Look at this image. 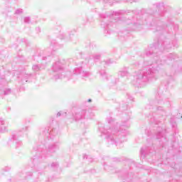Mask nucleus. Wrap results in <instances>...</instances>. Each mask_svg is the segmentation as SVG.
Listing matches in <instances>:
<instances>
[{
	"mask_svg": "<svg viewBox=\"0 0 182 182\" xmlns=\"http://www.w3.org/2000/svg\"><path fill=\"white\" fill-rule=\"evenodd\" d=\"M141 25H144V23H141L140 20H136V22L133 23V31H140L141 29Z\"/></svg>",
	"mask_w": 182,
	"mask_h": 182,
	"instance_id": "15",
	"label": "nucleus"
},
{
	"mask_svg": "<svg viewBox=\"0 0 182 182\" xmlns=\"http://www.w3.org/2000/svg\"><path fill=\"white\" fill-rule=\"evenodd\" d=\"M169 80H174V78L173 77L172 75H168Z\"/></svg>",
	"mask_w": 182,
	"mask_h": 182,
	"instance_id": "35",
	"label": "nucleus"
},
{
	"mask_svg": "<svg viewBox=\"0 0 182 182\" xmlns=\"http://www.w3.org/2000/svg\"><path fill=\"white\" fill-rule=\"evenodd\" d=\"M62 39H65L66 41H71L74 43L79 42V38L76 36V31H73L69 33V37H66V36L63 35Z\"/></svg>",
	"mask_w": 182,
	"mask_h": 182,
	"instance_id": "12",
	"label": "nucleus"
},
{
	"mask_svg": "<svg viewBox=\"0 0 182 182\" xmlns=\"http://www.w3.org/2000/svg\"><path fill=\"white\" fill-rule=\"evenodd\" d=\"M85 23H86V21H84V22H83V24L85 25Z\"/></svg>",
	"mask_w": 182,
	"mask_h": 182,
	"instance_id": "42",
	"label": "nucleus"
},
{
	"mask_svg": "<svg viewBox=\"0 0 182 182\" xmlns=\"http://www.w3.org/2000/svg\"><path fill=\"white\" fill-rule=\"evenodd\" d=\"M87 112L85 109H77L75 113L73 114V117L75 119V122H78L79 120H83V119H86Z\"/></svg>",
	"mask_w": 182,
	"mask_h": 182,
	"instance_id": "10",
	"label": "nucleus"
},
{
	"mask_svg": "<svg viewBox=\"0 0 182 182\" xmlns=\"http://www.w3.org/2000/svg\"><path fill=\"white\" fill-rule=\"evenodd\" d=\"M117 109L120 110V112H124V110H127V104L122 102Z\"/></svg>",
	"mask_w": 182,
	"mask_h": 182,
	"instance_id": "21",
	"label": "nucleus"
},
{
	"mask_svg": "<svg viewBox=\"0 0 182 182\" xmlns=\"http://www.w3.org/2000/svg\"><path fill=\"white\" fill-rule=\"evenodd\" d=\"M166 133V129L163 127H158L156 128V132H155L156 138L157 140H161L159 141H166V136L164 134Z\"/></svg>",
	"mask_w": 182,
	"mask_h": 182,
	"instance_id": "11",
	"label": "nucleus"
},
{
	"mask_svg": "<svg viewBox=\"0 0 182 182\" xmlns=\"http://www.w3.org/2000/svg\"><path fill=\"white\" fill-rule=\"evenodd\" d=\"M8 132V122L0 117V133H6Z\"/></svg>",
	"mask_w": 182,
	"mask_h": 182,
	"instance_id": "13",
	"label": "nucleus"
},
{
	"mask_svg": "<svg viewBox=\"0 0 182 182\" xmlns=\"http://www.w3.org/2000/svg\"><path fill=\"white\" fill-rule=\"evenodd\" d=\"M127 98H128L129 100L133 101L134 99V98L132 95H130V94H129V93L127 94Z\"/></svg>",
	"mask_w": 182,
	"mask_h": 182,
	"instance_id": "32",
	"label": "nucleus"
},
{
	"mask_svg": "<svg viewBox=\"0 0 182 182\" xmlns=\"http://www.w3.org/2000/svg\"><path fill=\"white\" fill-rule=\"evenodd\" d=\"M41 59H42V60H46V59H48V58L45 55H43Z\"/></svg>",
	"mask_w": 182,
	"mask_h": 182,
	"instance_id": "34",
	"label": "nucleus"
},
{
	"mask_svg": "<svg viewBox=\"0 0 182 182\" xmlns=\"http://www.w3.org/2000/svg\"><path fill=\"white\" fill-rule=\"evenodd\" d=\"M8 95H11V88L4 89L3 92L1 93V96H8Z\"/></svg>",
	"mask_w": 182,
	"mask_h": 182,
	"instance_id": "22",
	"label": "nucleus"
},
{
	"mask_svg": "<svg viewBox=\"0 0 182 182\" xmlns=\"http://www.w3.org/2000/svg\"><path fill=\"white\" fill-rule=\"evenodd\" d=\"M83 159H86V160H87V159H88V156H87V155H84L83 156Z\"/></svg>",
	"mask_w": 182,
	"mask_h": 182,
	"instance_id": "37",
	"label": "nucleus"
},
{
	"mask_svg": "<svg viewBox=\"0 0 182 182\" xmlns=\"http://www.w3.org/2000/svg\"><path fill=\"white\" fill-rule=\"evenodd\" d=\"M111 63H113V61H112V60H110V59L105 60L101 62L100 68L102 67L103 69H105L106 68V66H108V65H111Z\"/></svg>",
	"mask_w": 182,
	"mask_h": 182,
	"instance_id": "19",
	"label": "nucleus"
},
{
	"mask_svg": "<svg viewBox=\"0 0 182 182\" xmlns=\"http://www.w3.org/2000/svg\"><path fill=\"white\" fill-rule=\"evenodd\" d=\"M66 65H68V61L65 60H59L53 64L52 70L54 73L53 79L58 80V79H63L65 77L63 73L65 71Z\"/></svg>",
	"mask_w": 182,
	"mask_h": 182,
	"instance_id": "6",
	"label": "nucleus"
},
{
	"mask_svg": "<svg viewBox=\"0 0 182 182\" xmlns=\"http://www.w3.org/2000/svg\"><path fill=\"white\" fill-rule=\"evenodd\" d=\"M33 77H35V75L32 74H24L23 78L21 79V82L25 84L28 82V80H31V79H33Z\"/></svg>",
	"mask_w": 182,
	"mask_h": 182,
	"instance_id": "16",
	"label": "nucleus"
},
{
	"mask_svg": "<svg viewBox=\"0 0 182 182\" xmlns=\"http://www.w3.org/2000/svg\"><path fill=\"white\" fill-rule=\"evenodd\" d=\"M127 69V68H125L124 69L118 72V76H120L121 77H127L128 76H130V73H129Z\"/></svg>",
	"mask_w": 182,
	"mask_h": 182,
	"instance_id": "17",
	"label": "nucleus"
},
{
	"mask_svg": "<svg viewBox=\"0 0 182 182\" xmlns=\"http://www.w3.org/2000/svg\"><path fill=\"white\" fill-rule=\"evenodd\" d=\"M122 14H123V11L113 12L112 16H110L109 17L105 16V14H100V18H102L101 26L105 29V33L110 34V30L109 29L110 26L109 20L112 19V18H113L114 16H120Z\"/></svg>",
	"mask_w": 182,
	"mask_h": 182,
	"instance_id": "7",
	"label": "nucleus"
},
{
	"mask_svg": "<svg viewBox=\"0 0 182 182\" xmlns=\"http://www.w3.org/2000/svg\"><path fill=\"white\" fill-rule=\"evenodd\" d=\"M170 106H171V105L168 100L164 99L161 97H156V100L155 101L156 112H153L152 114H149V116L151 123L159 124V123H160L159 117H160V116H165L166 109H168Z\"/></svg>",
	"mask_w": 182,
	"mask_h": 182,
	"instance_id": "5",
	"label": "nucleus"
},
{
	"mask_svg": "<svg viewBox=\"0 0 182 182\" xmlns=\"http://www.w3.org/2000/svg\"><path fill=\"white\" fill-rule=\"evenodd\" d=\"M28 176L29 177H31V176H32V172H26V175L25 174H23V173H20L19 175H18V177L20 178H28Z\"/></svg>",
	"mask_w": 182,
	"mask_h": 182,
	"instance_id": "20",
	"label": "nucleus"
},
{
	"mask_svg": "<svg viewBox=\"0 0 182 182\" xmlns=\"http://www.w3.org/2000/svg\"><path fill=\"white\" fill-rule=\"evenodd\" d=\"M60 46L56 42V40H53L50 43V49H52L53 52H55L57 49H59Z\"/></svg>",
	"mask_w": 182,
	"mask_h": 182,
	"instance_id": "18",
	"label": "nucleus"
},
{
	"mask_svg": "<svg viewBox=\"0 0 182 182\" xmlns=\"http://www.w3.org/2000/svg\"><path fill=\"white\" fill-rule=\"evenodd\" d=\"M120 0H104V2H105V4H107V2H109V4H112V2L114 3V2H119ZM127 2H133L134 0H126Z\"/></svg>",
	"mask_w": 182,
	"mask_h": 182,
	"instance_id": "24",
	"label": "nucleus"
},
{
	"mask_svg": "<svg viewBox=\"0 0 182 182\" xmlns=\"http://www.w3.org/2000/svg\"><path fill=\"white\" fill-rule=\"evenodd\" d=\"M101 56L102 55L100 53H95L90 55L89 59L85 60L87 64H85V63L80 60H73L70 59L69 62H73L76 66L73 70V75H80L82 77H89V76H90V73L85 70L86 66H90L95 60H99Z\"/></svg>",
	"mask_w": 182,
	"mask_h": 182,
	"instance_id": "4",
	"label": "nucleus"
},
{
	"mask_svg": "<svg viewBox=\"0 0 182 182\" xmlns=\"http://www.w3.org/2000/svg\"><path fill=\"white\" fill-rule=\"evenodd\" d=\"M32 70L34 72H39L41 70V66H39V65H34L32 67Z\"/></svg>",
	"mask_w": 182,
	"mask_h": 182,
	"instance_id": "27",
	"label": "nucleus"
},
{
	"mask_svg": "<svg viewBox=\"0 0 182 182\" xmlns=\"http://www.w3.org/2000/svg\"><path fill=\"white\" fill-rule=\"evenodd\" d=\"M23 12V11L22 10V9H18L16 10L15 11V14L16 15H21V14H22Z\"/></svg>",
	"mask_w": 182,
	"mask_h": 182,
	"instance_id": "29",
	"label": "nucleus"
},
{
	"mask_svg": "<svg viewBox=\"0 0 182 182\" xmlns=\"http://www.w3.org/2000/svg\"><path fill=\"white\" fill-rule=\"evenodd\" d=\"M88 43L90 45V48L93 49V44H92V43H90V42H89Z\"/></svg>",
	"mask_w": 182,
	"mask_h": 182,
	"instance_id": "33",
	"label": "nucleus"
},
{
	"mask_svg": "<svg viewBox=\"0 0 182 182\" xmlns=\"http://www.w3.org/2000/svg\"><path fill=\"white\" fill-rule=\"evenodd\" d=\"M170 123L172 127L174 128L177 127V122H176V118L174 117L171 118Z\"/></svg>",
	"mask_w": 182,
	"mask_h": 182,
	"instance_id": "25",
	"label": "nucleus"
},
{
	"mask_svg": "<svg viewBox=\"0 0 182 182\" xmlns=\"http://www.w3.org/2000/svg\"><path fill=\"white\" fill-rule=\"evenodd\" d=\"M132 164H134V161H132Z\"/></svg>",
	"mask_w": 182,
	"mask_h": 182,
	"instance_id": "44",
	"label": "nucleus"
},
{
	"mask_svg": "<svg viewBox=\"0 0 182 182\" xmlns=\"http://www.w3.org/2000/svg\"><path fill=\"white\" fill-rule=\"evenodd\" d=\"M4 72V67L0 66V79H5V73Z\"/></svg>",
	"mask_w": 182,
	"mask_h": 182,
	"instance_id": "26",
	"label": "nucleus"
},
{
	"mask_svg": "<svg viewBox=\"0 0 182 182\" xmlns=\"http://www.w3.org/2000/svg\"><path fill=\"white\" fill-rule=\"evenodd\" d=\"M36 31H37V32H41V28H39V27H38V28H36Z\"/></svg>",
	"mask_w": 182,
	"mask_h": 182,
	"instance_id": "36",
	"label": "nucleus"
},
{
	"mask_svg": "<svg viewBox=\"0 0 182 182\" xmlns=\"http://www.w3.org/2000/svg\"><path fill=\"white\" fill-rule=\"evenodd\" d=\"M46 168V165L40 164L38 166V168H37V172L38 173V174H41V173H43V170H45Z\"/></svg>",
	"mask_w": 182,
	"mask_h": 182,
	"instance_id": "23",
	"label": "nucleus"
},
{
	"mask_svg": "<svg viewBox=\"0 0 182 182\" xmlns=\"http://www.w3.org/2000/svg\"><path fill=\"white\" fill-rule=\"evenodd\" d=\"M87 102H88L89 103H90V102H92V99H89V100H87Z\"/></svg>",
	"mask_w": 182,
	"mask_h": 182,
	"instance_id": "39",
	"label": "nucleus"
},
{
	"mask_svg": "<svg viewBox=\"0 0 182 182\" xmlns=\"http://www.w3.org/2000/svg\"><path fill=\"white\" fill-rule=\"evenodd\" d=\"M50 167L51 168H56L59 167V164H58V162L53 163L51 164Z\"/></svg>",
	"mask_w": 182,
	"mask_h": 182,
	"instance_id": "28",
	"label": "nucleus"
},
{
	"mask_svg": "<svg viewBox=\"0 0 182 182\" xmlns=\"http://www.w3.org/2000/svg\"><path fill=\"white\" fill-rule=\"evenodd\" d=\"M66 114H67L66 112H59L57 113V117H60V116L65 117V116H66Z\"/></svg>",
	"mask_w": 182,
	"mask_h": 182,
	"instance_id": "31",
	"label": "nucleus"
},
{
	"mask_svg": "<svg viewBox=\"0 0 182 182\" xmlns=\"http://www.w3.org/2000/svg\"><path fill=\"white\" fill-rule=\"evenodd\" d=\"M105 169L106 170V166L105 167Z\"/></svg>",
	"mask_w": 182,
	"mask_h": 182,
	"instance_id": "48",
	"label": "nucleus"
},
{
	"mask_svg": "<svg viewBox=\"0 0 182 182\" xmlns=\"http://www.w3.org/2000/svg\"><path fill=\"white\" fill-rule=\"evenodd\" d=\"M166 7L164 3L156 4V11L154 14L156 20H153L149 23L152 26V29H155L154 32H159L160 31H167L168 35L171 36V38L168 37H161L158 40L156 44H154L148 48L146 51V56L153 58L154 61H144V68L148 69L146 71L141 70L136 73L134 76L132 84L137 87H141L144 86L147 82L150 80H157L159 75V66L161 65H171L172 68H176L181 65V60L178 59V55L176 53H170L168 56H160L158 54H161L163 52H166L171 48H177L174 45V38L176 35L178 33V24H176L171 22L168 25L164 26L163 23L159 21L156 23V21H159V18H163L166 15Z\"/></svg>",
	"mask_w": 182,
	"mask_h": 182,
	"instance_id": "1",
	"label": "nucleus"
},
{
	"mask_svg": "<svg viewBox=\"0 0 182 182\" xmlns=\"http://www.w3.org/2000/svg\"><path fill=\"white\" fill-rule=\"evenodd\" d=\"M50 55H52V51L48 53V56H50Z\"/></svg>",
	"mask_w": 182,
	"mask_h": 182,
	"instance_id": "41",
	"label": "nucleus"
},
{
	"mask_svg": "<svg viewBox=\"0 0 182 182\" xmlns=\"http://www.w3.org/2000/svg\"><path fill=\"white\" fill-rule=\"evenodd\" d=\"M149 153H151V151H150V147H142L140 151L141 159H146V156H147V154H149Z\"/></svg>",
	"mask_w": 182,
	"mask_h": 182,
	"instance_id": "14",
	"label": "nucleus"
},
{
	"mask_svg": "<svg viewBox=\"0 0 182 182\" xmlns=\"http://www.w3.org/2000/svg\"><path fill=\"white\" fill-rule=\"evenodd\" d=\"M149 19H153V16H149Z\"/></svg>",
	"mask_w": 182,
	"mask_h": 182,
	"instance_id": "40",
	"label": "nucleus"
},
{
	"mask_svg": "<svg viewBox=\"0 0 182 182\" xmlns=\"http://www.w3.org/2000/svg\"><path fill=\"white\" fill-rule=\"evenodd\" d=\"M26 130H28V127H26L25 128H23V131L26 132Z\"/></svg>",
	"mask_w": 182,
	"mask_h": 182,
	"instance_id": "38",
	"label": "nucleus"
},
{
	"mask_svg": "<svg viewBox=\"0 0 182 182\" xmlns=\"http://www.w3.org/2000/svg\"><path fill=\"white\" fill-rule=\"evenodd\" d=\"M99 73L100 75L102 80H109V86H115V85H117V82H119V78H114L113 77V76L107 75V73H106V70H105V68L100 70Z\"/></svg>",
	"mask_w": 182,
	"mask_h": 182,
	"instance_id": "9",
	"label": "nucleus"
},
{
	"mask_svg": "<svg viewBox=\"0 0 182 182\" xmlns=\"http://www.w3.org/2000/svg\"><path fill=\"white\" fill-rule=\"evenodd\" d=\"M42 134L41 135V139H43L44 141L38 142L33 148L32 154L33 156L32 158V161L33 164H39L42 160V154L45 153L46 150L47 154L52 156L55 154L60 147V143L59 141H55L53 144L48 145V149H46V141H56L59 139V129L58 128H50L47 127L46 128L41 129Z\"/></svg>",
	"mask_w": 182,
	"mask_h": 182,
	"instance_id": "3",
	"label": "nucleus"
},
{
	"mask_svg": "<svg viewBox=\"0 0 182 182\" xmlns=\"http://www.w3.org/2000/svg\"><path fill=\"white\" fill-rule=\"evenodd\" d=\"M170 83V81L168 82V85Z\"/></svg>",
	"mask_w": 182,
	"mask_h": 182,
	"instance_id": "46",
	"label": "nucleus"
},
{
	"mask_svg": "<svg viewBox=\"0 0 182 182\" xmlns=\"http://www.w3.org/2000/svg\"><path fill=\"white\" fill-rule=\"evenodd\" d=\"M22 134L21 132H14L12 134L11 136L9 139L7 141L8 146L10 147H14V149H18L22 146V141L19 139Z\"/></svg>",
	"mask_w": 182,
	"mask_h": 182,
	"instance_id": "8",
	"label": "nucleus"
},
{
	"mask_svg": "<svg viewBox=\"0 0 182 182\" xmlns=\"http://www.w3.org/2000/svg\"><path fill=\"white\" fill-rule=\"evenodd\" d=\"M24 23H31V17H25L24 18Z\"/></svg>",
	"mask_w": 182,
	"mask_h": 182,
	"instance_id": "30",
	"label": "nucleus"
},
{
	"mask_svg": "<svg viewBox=\"0 0 182 182\" xmlns=\"http://www.w3.org/2000/svg\"><path fill=\"white\" fill-rule=\"evenodd\" d=\"M86 22H87V18H86Z\"/></svg>",
	"mask_w": 182,
	"mask_h": 182,
	"instance_id": "47",
	"label": "nucleus"
},
{
	"mask_svg": "<svg viewBox=\"0 0 182 182\" xmlns=\"http://www.w3.org/2000/svg\"><path fill=\"white\" fill-rule=\"evenodd\" d=\"M132 112L122 114V123L112 117L106 118L105 124H99L98 130L102 136H105L108 146L115 144L117 146L126 141V136L129 134L127 128L130 127L129 119Z\"/></svg>",
	"mask_w": 182,
	"mask_h": 182,
	"instance_id": "2",
	"label": "nucleus"
},
{
	"mask_svg": "<svg viewBox=\"0 0 182 182\" xmlns=\"http://www.w3.org/2000/svg\"><path fill=\"white\" fill-rule=\"evenodd\" d=\"M41 56H42V55H41V54L39 55V58H41Z\"/></svg>",
	"mask_w": 182,
	"mask_h": 182,
	"instance_id": "45",
	"label": "nucleus"
},
{
	"mask_svg": "<svg viewBox=\"0 0 182 182\" xmlns=\"http://www.w3.org/2000/svg\"><path fill=\"white\" fill-rule=\"evenodd\" d=\"M23 41L24 42H26V39H23Z\"/></svg>",
	"mask_w": 182,
	"mask_h": 182,
	"instance_id": "43",
	"label": "nucleus"
}]
</instances>
